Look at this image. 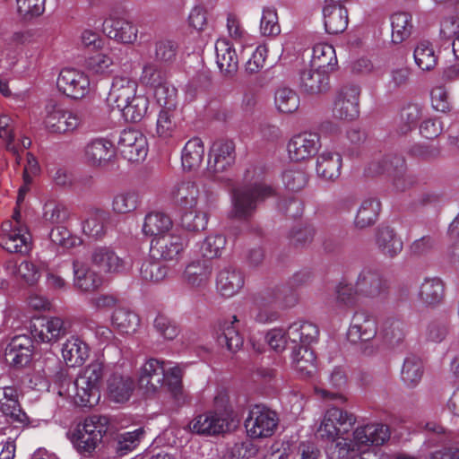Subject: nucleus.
<instances>
[{
  "mask_svg": "<svg viewBox=\"0 0 459 459\" xmlns=\"http://www.w3.org/2000/svg\"><path fill=\"white\" fill-rule=\"evenodd\" d=\"M74 285L76 289L83 292H92L102 285V278L99 273L92 270L88 264L74 261Z\"/></svg>",
  "mask_w": 459,
  "mask_h": 459,
  "instance_id": "nucleus-28",
  "label": "nucleus"
},
{
  "mask_svg": "<svg viewBox=\"0 0 459 459\" xmlns=\"http://www.w3.org/2000/svg\"><path fill=\"white\" fill-rule=\"evenodd\" d=\"M33 353V341L27 334L13 336L4 350V359L14 368H22L30 363Z\"/></svg>",
  "mask_w": 459,
  "mask_h": 459,
  "instance_id": "nucleus-17",
  "label": "nucleus"
},
{
  "mask_svg": "<svg viewBox=\"0 0 459 459\" xmlns=\"http://www.w3.org/2000/svg\"><path fill=\"white\" fill-rule=\"evenodd\" d=\"M216 64L220 71L228 75L233 74L238 65L236 49L226 38L218 39L215 42Z\"/></svg>",
  "mask_w": 459,
  "mask_h": 459,
  "instance_id": "nucleus-27",
  "label": "nucleus"
},
{
  "mask_svg": "<svg viewBox=\"0 0 459 459\" xmlns=\"http://www.w3.org/2000/svg\"><path fill=\"white\" fill-rule=\"evenodd\" d=\"M380 212V202L375 198H367L360 204L354 220L359 229H364L374 224Z\"/></svg>",
  "mask_w": 459,
  "mask_h": 459,
  "instance_id": "nucleus-43",
  "label": "nucleus"
},
{
  "mask_svg": "<svg viewBox=\"0 0 459 459\" xmlns=\"http://www.w3.org/2000/svg\"><path fill=\"white\" fill-rule=\"evenodd\" d=\"M342 157L337 152L325 149L317 157L316 173L326 180H333L340 176Z\"/></svg>",
  "mask_w": 459,
  "mask_h": 459,
  "instance_id": "nucleus-32",
  "label": "nucleus"
},
{
  "mask_svg": "<svg viewBox=\"0 0 459 459\" xmlns=\"http://www.w3.org/2000/svg\"><path fill=\"white\" fill-rule=\"evenodd\" d=\"M212 265L205 261L189 263L182 273V281L192 288L204 287L211 277Z\"/></svg>",
  "mask_w": 459,
  "mask_h": 459,
  "instance_id": "nucleus-31",
  "label": "nucleus"
},
{
  "mask_svg": "<svg viewBox=\"0 0 459 459\" xmlns=\"http://www.w3.org/2000/svg\"><path fill=\"white\" fill-rule=\"evenodd\" d=\"M177 126L176 109H161L156 123V132L159 137L163 139L172 137Z\"/></svg>",
  "mask_w": 459,
  "mask_h": 459,
  "instance_id": "nucleus-60",
  "label": "nucleus"
},
{
  "mask_svg": "<svg viewBox=\"0 0 459 459\" xmlns=\"http://www.w3.org/2000/svg\"><path fill=\"white\" fill-rule=\"evenodd\" d=\"M328 380L329 385L337 391L333 392L324 388L316 387V394L325 400H334L340 404L346 403L347 398L340 392L347 385L345 371L340 367L334 368L330 374Z\"/></svg>",
  "mask_w": 459,
  "mask_h": 459,
  "instance_id": "nucleus-37",
  "label": "nucleus"
},
{
  "mask_svg": "<svg viewBox=\"0 0 459 459\" xmlns=\"http://www.w3.org/2000/svg\"><path fill=\"white\" fill-rule=\"evenodd\" d=\"M389 437V429L383 424H368L358 427L353 432V439L358 446H381Z\"/></svg>",
  "mask_w": 459,
  "mask_h": 459,
  "instance_id": "nucleus-25",
  "label": "nucleus"
},
{
  "mask_svg": "<svg viewBox=\"0 0 459 459\" xmlns=\"http://www.w3.org/2000/svg\"><path fill=\"white\" fill-rule=\"evenodd\" d=\"M56 88L71 100H82L91 91V80L79 69L63 68L56 78Z\"/></svg>",
  "mask_w": 459,
  "mask_h": 459,
  "instance_id": "nucleus-9",
  "label": "nucleus"
},
{
  "mask_svg": "<svg viewBox=\"0 0 459 459\" xmlns=\"http://www.w3.org/2000/svg\"><path fill=\"white\" fill-rule=\"evenodd\" d=\"M149 106L148 98L142 94H135L126 108H121L118 111L122 117L130 122H139L146 115Z\"/></svg>",
  "mask_w": 459,
  "mask_h": 459,
  "instance_id": "nucleus-48",
  "label": "nucleus"
},
{
  "mask_svg": "<svg viewBox=\"0 0 459 459\" xmlns=\"http://www.w3.org/2000/svg\"><path fill=\"white\" fill-rule=\"evenodd\" d=\"M71 326L69 317H31L30 329L38 342H54L65 336Z\"/></svg>",
  "mask_w": 459,
  "mask_h": 459,
  "instance_id": "nucleus-8",
  "label": "nucleus"
},
{
  "mask_svg": "<svg viewBox=\"0 0 459 459\" xmlns=\"http://www.w3.org/2000/svg\"><path fill=\"white\" fill-rule=\"evenodd\" d=\"M355 422L356 417L354 414L333 406L326 410L319 426L318 433L323 439L334 441L341 436L347 434Z\"/></svg>",
  "mask_w": 459,
  "mask_h": 459,
  "instance_id": "nucleus-7",
  "label": "nucleus"
},
{
  "mask_svg": "<svg viewBox=\"0 0 459 459\" xmlns=\"http://www.w3.org/2000/svg\"><path fill=\"white\" fill-rule=\"evenodd\" d=\"M423 376V364L420 358L411 355L407 357L401 371V379L403 384L411 388L415 387Z\"/></svg>",
  "mask_w": 459,
  "mask_h": 459,
  "instance_id": "nucleus-46",
  "label": "nucleus"
},
{
  "mask_svg": "<svg viewBox=\"0 0 459 459\" xmlns=\"http://www.w3.org/2000/svg\"><path fill=\"white\" fill-rule=\"evenodd\" d=\"M295 368L304 376H310L316 369V355L307 345L296 344L292 351Z\"/></svg>",
  "mask_w": 459,
  "mask_h": 459,
  "instance_id": "nucleus-42",
  "label": "nucleus"
},
{
  "mask_svg": "<svg viewBox=\"0 0 459 459\" xmlns=\"http://www.w3.org/2000/svg\"><path fill=\"white\" fill-rule=\"evenodd\" d=\"M173 221L169 215L162 212H151L144 217L142 232L144 236L160 237L173 231Z\"/></svg>",
  "mask_w": 459,
  "mask_h": 459,
  "instance_id": "nucleus-30",
  "label": "nucleus"
},
{
  "mask_svg": "<svg viewBox=\"0 0 459 459\" xmlns=\"http://www.w3.org/2000/svg\"><path fill=\"white\" fill-rule=\"evenodd\" d=\"M318 335L317 325L306 319L294 322L288 329V338L295 344H310L317 340Z\"/></svg>",
  "mask_w": 459,
  "mask_h": 459,
  "instance_id": "nucleus-34",
  "label": "nucleus"
},
{
  "mask_svg": "<svg viewBox=\"0 0 459 459\" xmlns=\"http://www.w3.org/2000/svg\"><path fill=\"white\" fill-rule=\"evenodd\" d=\"M188 245L187 238L177 230L152 238L150 254L152 258L178 261Z\"/></svg>",
  "mask_w": 459,
  "mask_h": 459,
  "instance_id": "nucleus-10",
  "label": "nucleus"
},
{
  "mask_svg": "<svg viewBox=\"0 0 459 459\" xmlns=\"http://www.w3.org/2000/svg\"><path fill=\"white\" fill-rule=\"evenodd\" d=\"M7 268L30 286L35 285L41 277V270L38 264L24 260L16 265L10 262Z\"/></svg>",
  "mask_w": 459,
  "mask_h": 459,
  "instance_id": "nucleus-50",
  "label": "nucleus"
},
{
  "mask_svg": "<svg viewBox=\"0 0 459 459\" xmlns=\"http://www.w3.org/2000/svg\"><path fill=\"white\" fill-rule=\"evenodd\" d=\"M335 307L340 312H348L368 303L382 302L387 294V284L377 272L363 268L353 285L342 278L336 286Z\"/></svg>",
  "mask_w": 459,
  "mask_h": 459,
  "instance_id": "nucleus-1",
  "label": "nucleus"
},
{
  "mask_svg": "<svg viewBox=\"0 0 459 459\" xmlns=\"http://www.w3.org/2000/svg\"><path fill=\"white\" fill-rule=\"evenodd\" d=\"M0 411L6 421L15 428H24L30 424V418L19 402L18 390L13 385L0 388Z\"/></svg>",
  "mask_w": 459,
  "mask_h": 459,
  "instance_id": "nucleus-12",
  "label": "nucleus"
},
{
  "mask_svg": "<svg viewBox=\"0 0 459 459\" xmlns=\"http://www.w3.org/2000/svg\"><path fill=\"white\" fill-rule=\"evenodd\" d=\"M16 13L22 19L30 21L42 15L46 0H15Z\"/></svg>",
  "mask_w": 459,
  "mask_h": 459,
  "instance_id": "nucleus-61",
  "label": "nucleus"
},
{
  "mask_svg": "<svg viewBox=\"0 0 459 459\" xmlns=\"http://www.w3.org/2000/svg\"><path fill=\"white\" fill-rule=\"evenodd\" d=\"M117 149L120 154L128 161L143 160L148 153L146 137L138 130L125 129L120 134Z\"/></svg>",
  "mask_w": 459,
  "mask_h": 459,
  "instance_id": "nucleus-13",
  "label": "nucleus"
},
{
  "mask_svg": "<svg viewBox=\"0 0 459 459\" xmlns=\"http://www.w3.org/2000/svg\"><path fill=\"white\" fill-rule=\"evenodd\" d=\"M138 204L139 195L135 191H121L113 197L112 210L115 213L126 214L134 212Z\"/></svg>",
  "mask_w": 459,
  "mask_h": 459,
  "instance_id": "nucleus-55",
  "label": "nucleus"
},
{
  "mask_svg": "<svg viewBox=\"0 0 459 459\" xmlns=\"http://www.w3.org/2000/svg\"><path fill=\"white\" fill-rule=\"evenodd\" d=\"M108 219V213L102 210L91 211L82 222V231L91 238H100L105 233L104 223Z\"/></svg>",
  "mask_w": 459,
  "mask_h": 459,
  "instance_id": "nucleus-53",
  "label": "nucleus"
},
{
  "mask_svg": "<svg viewBox=\"0 0 459 459\" xmlns=\"http://www.w3.org/2000/svg\"><path fill=\"white\" fill-rule=\"evenodd\" d=\"M259 30L263 36L275 37L281 33L277 11L273 6L264 7L260 19Z\"/></svg>",
  "mask_w": 459,
  "mask_h": 459,
  "instance_id": "nucleus-59",
  "label": "nucleus"
},
{
  "mask_svg": "<svg viewBox=\"0 0 459 459\" xmlns=\"http://www.w3.org/2000/svg\"><path fill=\"white\" fill-rule=\"evenodd\" d=\"M227 418L214 411L196 415L188 424L191 432L198 435L213 436L224 431Z\"/></svg>",
  "mask_w": 459,
  "mask_h": 459,
  "instance_id": "nucleus-20",
  "label": "nucleus"
},
{
  "mask_svg": "<svg viewBox=\"0 0 459 459\" xmlns=\"http://www.w3.org/2000/svg\"><path fill=\"white\" fill-rule=\"evenodd\" d=\"M278 422L279 418L275 411L255 405L245 420V428L252 438H263L274 433Z\"/></svg>",
  "mask_w": 459,
  "mask_h": 459,
  "instance_id": "nucleus-11",
  "label": "nucleus"
},
{
  "mask_svg": "<svg viewBox=\"0 0 459 459\" xmlns=\"http://www.w3.org/2000/svg\"><path fill=\"white\" fill-rule=\"evenodd\" d=\"M325 28L329 34H338L348 26V13L338 3L326 1L323 8Z\"/></svg>",
  "mask_w": 459,
  "mask_h": 459,
  "instance_id": "nucleus-26",
  "label": "nucleus"
},
{
  "mask_svg": "<svg viewBox=\"0 0 459 459\" xmlns=\"http://www.w3.org/2000/svg\"><path fill=\"white\" fill-rule=\"evenodd\" d=\"M377 333L376 317H352L347 332V338L352 343L367 342Z\"/></svg>",
  "mask_w": 459,
  "mask_h": 459,
  "instance_id": "nucleus-33",
  "label": "nucleus"
},
{
  "mask_svg": "<svg viewBox=\"0 0 459 459\" xmlns=\"http://www.w3.org/2000/svg\"><path fill=\"white\" fill-rule=\"evenodd\" d=\"M244 284L243 273L232 266H226L217 273L216 289L223 297L230 298L238 294Z\"/></svg>",
  "mask_w": 459,
  "mask_h": 459,
  "instance_id": "nucleus-24",
  "label": "nucleus"
},
{
  "mask_svg": "<svg viewBox=\"0 0 459 459\" xmlns=\"http://www.w3.org/2000/svg\"><path fill=\"white\" fill-rule=\"evenodd\" d=\"M392 41L395 44L402 43L411 33L412 22L410 13L405 12H397L392 14Z\"/></svg>",
  "mask_w": 459,
  "mask_h": 459,
  "instance_id": "nucleus-47",
  "label": "nucleus"
},
{
  "mask_svg": "<svg viewBox=\"0 0 459 459\" xmlns=\"http://www.w3.org/2000/svg\"><path fill=\"white\" fill-rule=\"evenodd\" d=\"M91 261L100 270L108 273H120L129 268L130 264L119 257L108 247H97L91 254Z\"/></svg>",
  "mask_w": 459,
  "mask_h": 459,
  "instance_id": "nucleus-22",
  "label": "nucleus"
},
{
  "mask_svg": "<svg viewBox=\"0 0 459 459\" xmlns=\"http://www.w3.org/2000/svg\"><path fill=\"white\" fill-rule=\"evenodd\" d=\"M49 238L51 241L65 249L73 248L82 244V239L72 235L69 230L63 227L57 226L50 231Z\"/></svg>",
  "mask_w": 459,
  "mask_h": 459,
  "instance_id": "nucleus-63",
  "label": "nucleus"
},
{
  "mask_svg": "<svg viewBox=\"0 0 459 459\" xmlns=\"http://www.w3.org/2000/svg\"><path fill=\"white\" fill-rule=\"evenodd\" d=\"M134 389V381L129 376L113 374L108 380V392L110 399L117 403L127 401Z\"/></svg>",
  "mask_w": 459,
  "mask_h": 459,
  "instance_id": "nucleus-35",
  "label": "nucleus"
},
{
  "mask_svg": "<svg viewBox=\"0 0 459 459\" xmlns=\"http://www.w3.org/2000/svg\"><path fill=\"white\" fill-rule=\"evenodd\" d=\"M337 65L335 49L327 43H318L312 50L311 66L316 69L330 72Z\"/></svg>",
  "mask_w": 459,
  "mask_h": 459,
  "instance_id": "nucleus-41",
  "label": "nucleus"
},
{
  "mask_svg": "<svg viewBox=\"0 0 459 459\" xmlns=\"http://www.w3.org/2000/svg\"><path fill=\"white\" fill-rule=\"evenodd\" d=\"M154 98L161 109H175L177 90L168 83L159 82L154 86Z\"/></svg>",
  "mask_w": 459,
  "mask_h": 459,
  "instance_id": "nucleus-62",
  "label": "nucleus"
},
{
  "mask_svg": "<svg viewBox=\"0 0 459 459\" xmlns=\"http://www.w3.org/2000/svg\"><path fill=\"white\" fill-rule=\"evenodd\" d=\"M91 304L99 311L108 312L114 310L117 314H137L139 311L127 308L125 303L113 295L101 294L91 299Z\"/></svg>",
  "mask_w": 459,
  "mask_h": 459,
  "instance_id": "nucleus-49",
  "label": "nucleus"
},
{
  "mask_svg": "<svg viewBox=\"0 0 459 459\" xmlns=\"http://www.w3.org/2000/svg\"><path fill=\"white\" fill-rule=\"evenodd\" d=\"M413 57L417 66L422 71H430L437 65V56L429 41H420L414 49Z\"/></svg>",
  "mask_w": 459,
  "mask_h": 459,
  "instance_id": "nucleus-52",
  "label": "nucleus"
},
{
  "mask_svg": "<svg viewBox=\"0 0 459 459\" xmlns=\"http://www.w3.org/2000/svg\"><path fill=\"white\" fill-rule=\"evenodd\" d=\"M418 297L427 307H435L444 298V284L439 278H426L420 286Z\"/></svg>",
  "mask_w": 459,
  "mask_h": 459,
  "instance_id": "nucleus-36",
  "label": "nucleus"
},
{
  "mask_svg": "<svg viewBox=\"0 0 459 459\" xmlns=\"http://www.w3.org/2000/svg\"><path fill=\"white\" fill-rule=\"evenodd\" d=\"M226 243V238L222 234L208 235L201 243L200 253L202 256L207 259L219 257L221 255Z\"/></svg>",
  "mask_w": 459,
  "mask_h": 459,
  "instance_id": "nucleus-58",
  "label": "nucleus"
},
{
  "mask_svg": "<svg viewBox=\"0 0 459 459\" xmlns=\"http://www.w3.org/2000/svg\"><path fill=\"white\" fill-rule=\"evenodd\" d=\"M359 91L356 86L343 87L337 94L333 108V116L339 120L351 121L359 116Z\"/></svg>",
  "mask_w": 459,
  "mask_h": 459,
  "instance_id": "nucleus-15",
  "label": "nucleus"
},
{
  "mask_svg": "<svg viewBox=\"0 0 459 459\" xmlns=\"http://www.w3.org/2000/svg\"><path fill=\"white\" fill-rule=\"evenodd\" d=\"M319 147L320 138L316 133L302 132L289 141L287 150L291 160L301 161L314 156Z\"/></svg>",
  "mask_w": 459,
  "mask_h": 459,
  "instance_id": "nucleus-16",
  "label": "nucleus"
},
{
  "mask_svg": "<svg viewBox=\"0 0 459 459\" xmlns=\"http://www.w3.org/2000/svg\"><path fill=\"white\" fill-rule=\"evenodd\" d=\"M85 161L93 167H102L115 157L113 143L105 138H95L90 141L83 151Z\"/></svg>",
  "mask_w": 459,
  "mask_h": 459,
  "instance_id": "nucleus-21",
  "label": "nucleus"
},
{
  "mask_svg": "<svg viewBox=\"0 0 459 459\" xmlns=\"http://www.w3.org/2000/svg\"><path fill=\"white\" fill-rule=\"evenodd\" d=\"M108 419L102 415L87 417L78 424L72 437L75 449L82 455L92 453L108 431Z\"/></svg>",
  "mask_w": 459,
  "mask_h": 459,
  "instance_id": "nucleus-5",
  "label": "nucleus"
},
{
  "mask_svg": "<svg viewBox=\"0 0 459 459\" xmlns=\"http://www.w3.org/2000/svg\"><path fill=\"white\" fill-rule=\"evenodd\" d=\"M232 318L233 320L229 325H223L221 333L218 336V341L220 344L225 345L230 351L235 352L242 346L243 338L237 330L238 317Z\"/></svg>",
  "mask_w": 459,
  "mask_h": 459,
  "instance_id": "nucleus-57",
  "label": "nucleus"
},
{
  "mask_svg": "<svg viewBox=\"0 0 459 459\" xmlns=\"http://www.w3.org/2000/svg\"><path fill=\"white\" fill-rule=\"evenodd\" d=\"M136 91V81L127 76H116L109 90L108 101L113 108L118 110L126 107V103L134 97Z\"/></svg>",
  "mask_w": 459,
  "mask_h": 459,
  "instance_id": "nucleus-18",
  "label": "nucleus"
},
{
  "mask_svg": "<svg viewBox=\"0 0 459 459\" xmlns=\"http://www.w3.org/2000/svg\"><path fill=\"white\" fill-rule=\"evenodd\" d=\"M0 245L10 253L27 254L31 248V236L25 226L7 221L2 224Z\"/></svg>",
  "mask_w": 459,
  "mask_h": 459,
  "instance_id": "nucleus-14",
  "label": "nucleus"
},
{
  "mask_svg": "<svg viewBox=\"0 0 459 459\" xmlns=\"http://www.w3.org/2000/svg\"><path fill=\"white\" fill-rule=\"evenodd\" d=\"M235 162V145L232 141L215 142L210 151L207 173L212 180L226 183L230 178L225 174Z\"/></svg>",
  "mask_w": 459,
  "mask_h": 459,
  "instance_id": "nucleus-6",
  "label": "nucleus"
},
{
  "mask_svg": "<svg viewBox=\"0 0 459 459\" xmlns=\"http://www.w3.org/2000/svg\"><path fill=\"white\" fill-rule=\"evenodd\" d=\"M274 105L279 112L290 114L298 110L299 97L296 91L290 88H279L274 94Z\"/></svg>",
  "mask_w": 459,
  "mask_h": 459,
  "instance_id": "nucleus-51",
  "label": "nucleus"
},
{
  "mask_svg": "<svg viewBox=\"0 0 459 459\" xmlns=\"http://www.w3.org/2000/svg\"><path fill=\"white\" fill-rule=\"evenodd\" d=\"M113 65L111 55L103 52L93 54L85 60V68L94 75L108 74Z\"/></svg>",
  "mask_w": 459,
  "mask_h": 459,
  "instance_id": "nucleus-56",
  "label": "nucleus"
},
{
  "mask_svg": "<svg viewBox=\"0 0 459 459\" xmlns=\"http://www.w3.org/2000/svg\"><path fill=\"white\" fill-rule=\"evenodd\" d=\"M164 362L157 359H149L142 368L139 385L146 392H155L163 386L165 376Z\"/></svg>",
  "mask_w": 459,
  "mask_h": 459,
  "instance_id": "nucleus-23",
  "label": "nucleus"
},
{
  "mask_svg": "<svg viewBox=\"0 0 459 459\" xmlns=\"http://www.w3.org/2000/svg\"><path fill=\"white\" fill-rule=\"evenodd\" d=\"M82 114L75 109H69L61 103L50 100L42 112V123L45 128L55 134H71L82 125Z\"/></svg>",
  "mask_w": 459,
  "mask_h": 459,
  "instance_id": "nucleus-4",
  "label": "nucleus"
},
{
  "mask_svg": "<svg viewBox=\"0 0 459 459\" xmlns=\"http://www.w3.org/2000/svg\"><path fill=\"white\" fill-rule=\"evenodd\" d=\"M200 195L199 185L192 180L179 182L171 192L175 204L181 209L196 208Z\"/></svg>",
  "mask_w": 459,
  "mask_h": 459,
  "instance_id": "nucleus-29",
  "label": "nucleus"
},
{
  "mask_svg": "<svg viewBox=\"0 0 459 459\" xmlns=\"http://www.w3.org/2000/svg\"><path fill=\"white\" fill-rule=\"evenodd\" d=\"M274 189L263 181L260 168L251 166L245 171L243 183L232 187L230 202L232 217L244 219L253 214L259 202L272 196Z\"/></svg>",
  "mask_w": 459,
  "mask_h": 459,
  "instance_id": "nucleus-2",
  "label": "nucleus"
},
{
  "mask_svg": "<svg viewBox=\"0 0 459 459\" xmlns=\"http://www.w3.org/2000/svg\"><path fill=\"white\" fill-rule=\"evenodd\" d=\"M104 365L99 360L92 361L66 388L62 385L60 396L70 399L75 405L92 407L100 399V386L103 377Z\"/></svg>",
  "mask_w": 459,
  "mask_h": 459,
  "instance_id": "nucleus-3",
  "label": "nucleus"
},
{
  "mask_svg": "<svg viewBox=\"0 0 459 459\" xmlns=\"http://www.w3.org/2000/svg\"><path fill=\"white\" fill-rule=\"evenodd\" d=\"M204 157L202 140L194 137L186 142L181 152V163L185 170H194L200 167Z\"/></svg>",
  "mask_w": 459,
  "mask_h": 459,
  "instance_id": "nucleus-39",
  "label": "nucleus"
},
{
  "mask_svg": "<svg viewBox=\"0 0 459 459\" xmlns=\"http://www.w3.org/2000/svg\"><path fill=\"white\" fill-rule=\"evenodd\" d=\"M143 434L144 431L143 429H137L132 432L121 434L117 446V450L120 455H124L134 450L138 446Z\"/></svg>",
  "mask_w": 459,
  "mask_h": 459,
  "instance_id": "nucleus-64",
  "label": "nucleus"
},
{
  "mask_svg": "<svg viewBox=\"0 0 459 459\" xmlns=\"http://www.w3.org/2000/svg\"><path fill=\"white\" fill-rule=\"evenodd\" d=\"M103 32L117 42L133 44L137 39L138 29L128 20L109 17L103 22Z\"/></svg>",
  "mask_w": 459,
  "mask_h": 459,
  "instance_id": "nucleus-19",
  "label": "nucleus"
},
{
  "mask_svg": "<svg viewBox=\"0 0 459 459\" xmlns=\"http://www.w3.org/2000/svg\"><path fill=\"white\" fill-rule=\"evenodd\" d=\"M62 356L68 367L81 366L89 356L88 345L82 340L72 337L64 343Z\"/></svg>",
  "mask_w": 459,
  "mask_h": 459,
  "instance_id": "nucleus-40",
  "label": "nucleus"
},
{
  "mask_svg": "<svg viewBox=\"0 0 459 459\" xmlns=\"http://www.w3.org/2000/svg\"><path fill=\"white\" fill-rule=\"evenodd\" d=\"M161 258L150 257L141 266L140 274L143 281L149 282H160L169 274V267L165 264Z\"/></svg>",
  "mask_w": 459,
  "mask_h": 459,
  "instance_id": "nucleus-45",
  "label": "nucleus"
},
{
  "mask_svg": "<svg viewBox=\"0 0 459 459\" xmlns=\"http://www.w3.org/2000/svg\"><path fill=\"white\" fill-rule=\"evenodd\" d=\"M328 72L313 68L304 69L300 73L301 87L308 93L317 94L325 91L329 83Z\"/></svg>",
  "mask_w": 459,
  "mask_h": 459,
  "instance_id": "nucleus-38",
  "label": "nucleus"
},
{
  "mask_svg": "<svg viewBox=\"0 0 459 459\" xmlns=\"http://www.w3.org/2000/svg\"><path fill=\"white\" fill-rule=\"evenodd\" d=\"M180 217V225L188 231H199L206 229L208 224V214L195 208L183 209Z\"/></svg>",
  "mask_w": 459,
  "mask_h": 459,
  "instance_id": "nucleus-54",
  "label": "nucleus"
},
{
  "mask_svg": "<svg viewBox=\"0 0 459 459\" xmlns=\"http://www.w3.org/2000/svg\"><path fill=\"white\" fill-rule=\"evenodd\" d=\"M376 243L383 253L390 256L397 255L403 248L402 240L388 226H382L377 229Z\"/></svg>",
  "mask_w": 459,
  "mask_h": 459,
  "instance_id": "nucleus-44",
  "label": "nucleus"
}]
</instances>
